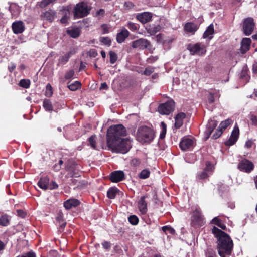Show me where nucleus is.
I'll list each match as a JSON object with an SVG mask.
<instances>
[{
	"label": "nucleus",
	"mask_w": 257,
	"mask_h": 257,
	"mask_svg": "<svg viewBox=\"0 0 257 257\" xmlns=\"http://www.w3.org/2000/svg\"><path fill=\"white\" fill-rule=\"evenodd\" d=\"M212 232L217 238V248L218 254L221 257H230L233 248V243L231 237L216 227L212 228Z\"/></svg>",
	"instance_id": "obj_1"
},
{
	"label": "nucleus",
	"mask_w": 257,
	"mask_h": 257,
	"mask_svg": "<svg viewBox=\"0 0 257 257\" xmlns=\"http://www.w3.org/2000/svg\"><path fill=\"white\" fill-rule=\"evenodd\" d=\"M110 150L113 152L125 154L128 152L132 147L131 141L130 139H123L121 141L115 140L114 141L107 143Z\"/></svg>",
	"instance_id": "obj_2"
},
{
	"label": "nucleus",
	"mask_w": 257,
	"mask_h": 257,
	"mask_svg": "<svg viewBox=\"0 0 257 257\" xmlns=\"http://www.w3.org/2000/svg\"><path fill=\"white\" fill-rule=\"evenodd\" d=\"M126 135V130L122 124L111 126L107 130V143L118 140L119 137Z\"/></svg>",
	"instance_id": "obj_3"
},
{
	"label": "nucleus",
	"mask_w": 257,
	"mask_h": 257,
	"mask_svg": "<svg viewBox=\"0 0 257 257\" xmlns=\"http://www.w3.org/2000/svg\"><path fill=\"white\" fill-rule=\"evenodd\" d=\"M154 134L150 128L143 126L138 129L137 137L142 143H150L154 139Z\"/></svg>",
	"instance_id": "obj_4"
},
{
	"label": "nucleus",
	"mask_w": 257,
	"mask_h": 257,
	"mask_svg": "<svg viewBox=\"0 0 257 257\" xmlns=\"http://www.w3.org/2000/svg\"><path fill=\"white\" fill-rule=\"evenodd\" d=\"M90 10L87 4L84 2L77 4L74 9V16L75 18H80L86 16Z\"/></svg>",
	"instance_id": "obj_5"
},
{
	"label": "nucleus",
	"mask_w": 257,
	"mask_h": 257,
	"mask_svg": "<svg viewBox=\"0 0 257 257\" xmlns=\"http://www.w3.org/2000/svg\"><path fill=\"white\" fill-rule=\"evenodd\" d=\"M188 49L190 51L191 55H202L206 52V47L202 43H197L194 44H189Z\"/></svg>",
	"instance_id": "obj_6"
},
{
	"label": "nucleus",
	"mask_w": 257,
	"mask_h": 257,
	"mask_svg": "<svg viewBox=\"0 0 257 257\" xmlns=\"http://www.w3.org/2000/svg\"><path fill=\"white\" fill-rule=\"evenodd\" d=\"M174 107V102L173 100H169L159 105L158 112L162 115H169L173 111Z\"/></svg>",
	"instance_id": "obj_7"
},
{
	"label": "nucleus",
	"mask_w": 257,
	"mask_h": 257,
	"mask_svg": "<svg viewBox=\"0 0 257 257\" xmlns=\"http://www.w3.org/2000/svg\"><path fill=\"white\" fill-rule=\"evenodd\" d=\"M255 27L253 19L251 17L245 19L243 22L242 31L246 36H249L253 32Z\"/></svg>",
	"instance_id": "obj_8"
},
{
	"label": "nucleus",
	"mask_w": 257,
	"mask_h": 257,
	"mask_svg": "<svg viewBox=\"0 0 257 257\" xmlns=\"http://www.w3.org/2000/svg\"><path fill=\"white\" fill-rule=\"evenodd\" d=\"M237 168L240 171L249 173L254 169V165L250 161L244 159L239 162Z\"/></svg>",
	"instance_id": "obj_9"
},
{
	"label": "nucleus",
	"mask_w": 257,
	"mask_h": 257,
	"mask_svg": "<svg viewBox=\"0 0 257 257\" xmlns=\"http://www.w3.org/2000/svg\"><path fill=\"white\" fill-rule=\"evenodd\" d=\"M204 223V219L199 209H196L192 216L191 225L195 228L202 226Z\"/></svg>",
	"instance_id": "obj_10"
},
{
	"label": "nucleus",
	"mask_w": 257,
	"mask_h": 257,
	"mask_svg": "<svg viewBox=\"0 0 257 257\" xmlns=\"http://www.w3.org/2000/svg\"><path fill=\"white\" fill-rule=\"evenodd\" d=\"M150 46V43L147 39L141 38L134 41L132 44L133 48L144 50L148 48Z\"/></svg>",
	"instance_id": "obj_11"
},
{
	"label": "nucleus",
	"mask_w": 257,
	"mask_h": 257,
	"mask_svg": "<svg viewBox=\"0 0 257 257\" xmlns=\"http://www.w3.org/2000/svg\"><path fill=\"white\" fill-rule=\"evenodd\" d=\"M239 134V128L237 126H235L229 139L226 141V144L227 145H233L237 140Z\"/></svg>",
	"instance_id": "obj_12"
},
{
	"label": "nucleus",
	"mask_w": 257,
	"mask_h": 257,
	"mask_svg": "<svg viewBox=\"0 0 257 257\" xmlns=\"http://www.w3.org/2000/svg\"><path fill=\"white\" fill-rule=\"evenodd\" d=\"M124 173L122 171H115L110 175V179L112 182L117 183L124 179Z\"/></svg>",
	"instance_id": "obj_13"
},
{
	"label": "nucleus",
	"mask_w": 257,
	"mask_h": 257,
	"mask_svg": "<svg viewBox=\"0 0 257 257\" xmlns=\"http://www.w3.org/2000/svg\"><path fill=\"white\" fill-rule=\"evenodd\" d=\"M41 17L44 20L52 22L56 17V12L53 10L49 9L42 13Z\"/></svg>",
	"instance_id": "obj_14"
},
{
	"label": "nucleus",
	"mask_w": 257,
	"mask_h": 257,
	"mask_svg": "<svg viewBox=\"0 0 257 257\" xmlns=\"http://www.w3.org/2000/svg\"><path fill=\"white\" fill-rule=\"evenodd\" d=\"M14 33L18 34L22 33L25 30V25L22 21H19L14 22L12 25Z\"/></svg>",
	"instance_id": "obj_15"
},
{
	"label": "nucleus",
	"mask_w": 257,
	"mask_h": 257,
	"mask_svg": "<svg viewBox=\"0 0 257 257\" xmlns=\"http://www.w3.org/2000/svg\"><path fill=\"white\" fill-rule=\"evenodd\" d=\"M59 14L62 15L60 21L62 24L67 23L68 19L69 16V11L67 6H61L59 8Z\"/></svg>",
	"instance_id": "obj_16"
},
{
	"label": "nucleus",
	"mask_w": 257,
	"mask_h": 257,
	"mask_svg": "<svg viewBox=\"0 0 257 257\" xmlns=\"http://www.w3.org/2000/svg\"><path fill=\"white\" fill-rule=\"evenodd\" d=\"M217 125V122L214 120L210 119L206 125V128L205 131V134L207 138H209L214 129Z\"/></svg>",
	"instance_id": "obj_17"
},
{
	"label": "nucleus",
	"mask_w": 257,
	"mask_h": 257,
	"mask_svg": "<svg viewBox=\"0 0 257 257\" xmlns=\"http://www.w3.org/2000/svg\"><path fill=\"white\" fill-rule=\"evenodd\" d=\"M193 144V141L192 139L184 138L180 143V147L181 150L186 151L190 149Z\"/></svg>",
	"instance_id": "obj_18"
},
{
	"label": "nucleus",
	"mask_w": 257,
	"mask_h": 257,
	"mask_svg": "<svg viewBox=\"0 0 257 257\" xmlns=\"http://www.w3.org/2000/svg\"><path fill=\"white\" fill-rule=\"evenodd\" d=\"M80 204V202L78 200L71 198L64 202V206L67 210H69L72 207L78 206Z\"/></svg>",
	"instance_id": "obj_19"
},
{
	"label": "nucleus",
	"mask_w": 257,
	"mask_h": 257,
	"mask_svg": "<svg viewBox=\"0 0 257 257\" xmlns=\"http://www.w3.org/2000/svg\"><path fill=\"white\" fill-rule=\"evenodd\" d=\"M146 196L141 197L140 201L138 202V206L139 211L142 214H145L147 211V204L145 201Z\"/></svg>",
	"instance_id": "obj_20"
},
{
	"label": "nucleus",
	"mask_w": 257,
	"mask_h": 257,
	"mask_svg": "<svg viewBox=\"0 0 257 257\" xmlns=\"http://www.w3.org/2000/svg\"><path fill=\"white\" fill-rule=\"evenodd\" d=\"M251 42V39L249 38H244L242 39L240 48V51L242 53H245L249 50Z\"/></svg>",
	"instance_id": "obj_21"
},
{
	"label": "nucleus",
	"mask_w": 257,
	"mask_h": 257,
	"mask_svg": "<svg viewBox=\"0 0 257 257\" xmlns=\"http://www.w3.org/2000/svg\"><path fill=\"white\" fill-rule=\"evenodd\" d=\"M128 36L129 32L125 28L122 29L121 32L117 34V42L118 43H122Z\"/></svg>",
	"instance_id": "obj_22"
},
{
	"label": "nucleus",
	"mask_w": 257,
	"mask_h": 257,
	"mask_svg": "<svg viewBox=\"0 0 257 257\" xmlns=\"http://www.w3.org/2000/svg\"><path fill=\"white\" fill-rule=\"evenodd\" d=\"M185 116L186 114L183 112L179 113L175 116V127L176 128H179L182 125L183 119L185 118Z\"/></svg>",
	"instance_id": "obj_23"
},
{
	"label": "nucleus",
	"mask_w": 257,
	"mask_h": 257,
	"mask_svg": "<svg viewBox=\"0 0 257 257\" xmlns=\"http://www.w3.org/2000/svg\"><path fill=\"white\" fill-rule=\"evenodd\" d=\"M198 26L196 24L191 22L187 23L184 26L185 30L192 34H194L198 29Z\"/></svg>",
	"instance_id": "obj_24"
},
{
	"label": "nucleus",
	"mask_w": 257,
	"mask_h": 257,
	"mask_svg": "<svg viewBox=\"0 0 257 257\" xmlns=\"http://www.w3.org/2000/svg\"><path fill=\"white\" fill-rule=\"evenodd\" d=\"M49 178L47 176L41 178L38 182V186L43 189L46 190L49 188Z\"/></svg>",
	"instance_id": "obj_25"
},
{
	"label": "nucleus",
	"mask_w": 257,
	"mask_h": 257,
	"mask_svg": "<svg viewBox=\"0 0 257 257\" xmlns=\"http://www.w3.org/2000/svg\"><path fill=\"white\" fill-rule=\"evenodd\" d=\"M73 54L72 51H69V52L66 53L64 55L60 57L58 59V63L57 65H63L65 64L68 61L70 57Z\"/></svg>",
	"instance_id": "obj_26"
},
{
	"label": "nucleus",
	"mask_w": 257,
	"mask_h": 257,
	"mask_svg": "<svg viewBox=\"0 0 257 257\" xmlns=\"http://www.w3.org/2000/svg\"><path fill=\"white\" fill-rule=\"evenodd\" d=\"M151 16L149 13H143L137 15V19L143 24L146 23L151 19Z\"/></svg>",
	"instance_id": "obj_27"
},
{
	"label": "nucleus",
	"mask_w": 257,
	"mask_h": 257,
	"mask_svg": "<svg viewBox=\"0 0 257 257\" xmlns=\"http://www.w3.org/2000/svg\"><path fill=\"white\" fill-rule=\"evenodd\" d=\"M214 32V26L212 24H210L206 29L203 34L204 38H208L211 39L213 37L212 35Z\"/></svg>",
	"instance_id": "obj_28"
},
{
	"label": "nucleus",
	"mask_w": 257,
	"mask_h": 257,
	"mask_svg": "<svg viewBox=\"0 0 257 257\" xmlns=\"http://www.w3.org/2000/svg\"><path fill=\"white\" fill-rule=\"evenodd\" d=\"M119 190L116 187L110 188L107 192V196L108 198L113 199L115 198Z\"/></svg>",
	"instance_id": "obj_29"
},
{
	"label": "nucleus",
	"mask_w": 257,
	"mask_h": 257,
	"mask_svg": "<svg viewBox=\"0 0 257 257\" xmlns=\"http://www.w3.org/2000/svg\"><path fill=\"white\" fill-rule=\"evenodd\" d=\"M67 33L71 37L76 38L80 35V30L78 28H71L67 30Z\"/></svg>",
	"instance_id": "obj_30"
},
{
	"label": "nucleus",
	"mask_w": 257,
	"mask_h": 257,
	"mask_svg": "<svg viewBox=\"0 0 257 257\" xmlns=\"http://www.w3.org/2000/svg\"><path fill=\"white\" fill-rule=\"evenodd\" d=\"M43 106L47 111L52 112L53 110L52 102L49 99H45L43 101Z\"/></svg>",
	"instance_id": "obj_31"
},
{
	"label": "nucleus",
	"mask_w": 257,
	"mask_h": 257,
	"mask_svg": "<svg viewBox=\"0 0 257 257\" xmlns=\"http://www.w3.org/2000/svg\"><path fill=\"white\" fill-rule=\"evenodd\" d=\"M10 222V217L7 214H4L0 217V225L7 226Z\"/></svg>",
	"instance_id": "obj_32"
},
{
	"label": "nucleus",
	"mask_w": 257,
	"mask_h": 257,
	"mask_svg": "<svg viewBox=\"0 0 257 257\" xmlns=\"http://www.w3.org/2000/svg\"><path fill=\"white\" fill-rule=\"evenodd\" d=\"M232 122V121L231 119H227L220 123L218 128L221 130V131L222 132L223 130L227 128L228 126H229Z\"/></svg>",
	"instance_id": "obj_33"
},
{
	"label": "nucleus",
	"mask_w": 257,
	"mask_h": 257,
	"mask_svg": "<svg viewBox=\"0 0 257 257\" xmlns=\"http://www.w3.org/2000/svg\"><path fill=\"white\" fill-rule=\"evenodd\" d=\"M81 83L78 81H76L73 83H68V87L71 91H75L80 88Z\"/></svg>",
	"instance_id": "obj_34"
},
{
	"label": "nucleus",
	"mask_w": 257,
	"mask_h": 257,
	"mask_svg": "<svg viewBox=\"0 0 257 257\" xmlns=\"http://www.w3.org/2000/svg\"><path fill=\"white\" fill-rule=\"evenodd\" d=\"M150 175V171L149 169H145L143 170L139 174L140 179H145L148 178Z\"/></svg>",
	"instance_id": "obj_35"
},
{
	"label": "nucleus",
	"mask_w": 257,
	"mask_h": 257,
	"mask_svg": "<svg viewBox=\"0 0 257 257\" xmlns=\"http://www.w3.org/2000/svg\"><path fill=\"white\" fill-rule=\"evenodd\" d=\"M161 29V27L159 25H152L150 26L149 31L151 35H154L159 32Z\"/></svg>",
	"instance_id": "obj_36"
},
{
	"label": "nucleus",
	"mask_w": 257,
	"mask_h": 257,
	"mask_svg": "<svg viewBox=\"0 0 257 257\" xmlns=\"http://www.w3.org/2000/svg\"><path fill=\"white\" fill-rule=\"evenodd\" d=\"M212 223L217 225L222 229H225L226 228L225 225L222 223L221 220L219 219L217 217H215L212 219Z\"/></svg>",
	"instance_id": "obj_37"
},
{
	"label": "nucleus",
	"mask_w": 257,
	"mask_h": 257,
	"mask_svg": "<svg viewBox=\"0 0 257 257\" xmlns=\"http://www.w3.org/2000/svg\"><path fill=\"white\" fill-rule=\"evenodd\" d=\"M209 176V174L204 170L198 172L197 174V178L200 180L206 179Z\"/></svg>",
	"instance_id": "obj_38"
},
{
	"label": "nucleus",
	"mask_w": 257,
	"mask_h": 257,
	"mask_svg": "<svg viewBox=\"0 0 257 257\" xmlns=\"http://www.w3.org/2000/svg\"><path fill=\"white\" fill-rule=\"evenodd\" d=\"M9 11L11 13L13 16L16 17L19 14V8L15 5H11L9 7Z\"/></svg>",
	"instance_id": "obj_39"
},
{
	"label": "nucleus",
	"mask_w": 257,
	"mask_h": 257,
	"mask_svg": "<svg viewBox=\"0 0 257 257\" xmlns=\"http://www.w3.org/2000/svg\"><path fill=\"white\" fill-rule=\"evenodd\" d=\"M19 85L24 88H28L30 86V81L28 79H22L20 81Z\"/></svg>",
	"instance_id": "obj_40"
},
{
	"label": "nucleus",
	"mask_w": 257,
	"mask_h": 257,
	"mask_svg": "<svg viewBox=\"0 0 257 257\" xmlns=\"http://www.w3.org/2000/svg\"><path fill=\"white\" fill-rule=\"evenodd\" d=\"M55 0H42L39 3V6L41 8H44L54 2Z\"/></svg>",
	"instance_id": "obj_41"
},
{
	"label": "nucleus",
	"mask_w": 257,
	"mask_h": 257,
	"mask_svg": "<svg viewBox=\"0 0 257 257\" xmlns=\"http://www.w3.org/2000/svg\"><path fill=\"white\" fill-rule=\"evenodd\" d=\"M206 257H217L216 252L213 249L208 248L205 252Z\"/></svg>",
	"instance_id": "obj_42"
},
{
	"label": "nucleus",
	"mask_w": 257,
	"mask_h": 257,
	"mask_svg": "<svg viewBox=\"0 0 257 257\" xmlns=\"http://www.w3.org/2000/svg\"><path fill=\"white\" fill-rule=\"evenodd\" d=\"M129 222L134 225H137L139 222V219L136 215H131L128 218Z\"/></svg>",
	"instance_id": "obj_43"
},
{
	"label": "nucleus",
	"mask_w": 257,
	"mask_h": 257,
	"mask_svg": "<svg viewBox=\"0 0 257 257\" xmlns=\"http://www.w3.org/2000/svg\"><path fill=\"white\" fill-rule=\"evenodd\" d=\"M161 126L162 128V131L160 135V138L163 139L165 138L166 134V125L164 122L161 123Z\"/></svg>",
	"instance_id": "obj_44"
},
{
	"label": "nucleus",
	"mask_w": 257,
	"mask_h": 257,
	"mask_svg": "<svg viewBox=\"0 0 257 257\" xmlns=\"http://www.w3.org/2000/svg\"><path fill=\"white\" fill-rule=\"evenodd\" d=\"M109 56L110 63L111 64H114L117 60V54L113 51H110L109 52Z\"/></svg>",
	"instance_id": "obj_45"
},
{
	"label": "nucleus",
	"mask_w": 257,
	"mask_h": 257,
	"mask_svg": "<svg viewBox=\"0 0 257 257\" xmlns=\"http://www.w3.org/2000/svg\"><path fill=\"white\" fill-rule=\"evenodd\" d=\"M100 41L102 43H103V44H105L106 45H108V46H110L111 45V40L108 37H100Z\"/></svg>",
	"instance_id": "obj_46"
},
{
	"label": "nucleus",
	"mask_w": 257,
	"mask_h": 257,
	"mask_svg": "<svg viewBox=\"0 0 257 257\" xmlns=\"http://www.w3.org/2000/svg\"><path fill=\"white\" fill-rule=\"evenodd\" d=\"M154 71V68L152 66L147 67L144 71H143V74L149 76Z\"/></svg>",
	"instance_id": "obj_47"
},
{
	"label": "nucleus",
	"mask_w": 257,
	"mask_h": 257,
	"mask_svg": "<svg viewBox=\"0 0 257 257\" xmlns=\"http://www.w3.org/2000/svg\"><path fill=\"white\" fill-rule=\"evenodd\" d=\"M214 169L213 166L209 162H207L206 167L204 170L209 174V172H212Z\"/></svg>",
	"instance_id": "obj_48"
},
{
	"label": "nucleus",
	"mask_w": 257,
	"mask_h": 257,
	"mask_svg": "<svg viewBox=\"0 0 257 257\" xmlns=\"http://www.w3.org/2000/svg\"><path fill=\"white\" fill-rule=\"evenodd\" d=\"M162 230L165 233L169 232L172 234H174V233H175V230L173 228H172L171 227L168 226H164L162 227Z\"/></svg>",
	"instance_id": "obj_49"
},
{
	"label": "nucleus",
	"mask_w": 257,
	"mask_h": 257,
	"mask_svg": "<svg viewBox=\"0 0 257 257\" xmlns=\"http://www.w3.org/2000/svg\"><path fill=\"white\" fill-rule=\"evenodd\" d=\"M126 26L130 29L133 31H136L138 29L139 26L138 24L134 23L129 22Z\"/></svg>",
	"instance_id": "obj_50"
},
{
	"label": "nucleus",
	"mask_w": 257,
	"mask_h": 257,
	"mask_svg": "<svg viewBox=\"0 0 257 257\" xmlns=\"http://www.w3.org/2000/svg\"><path fill=\"white\" fill-rule=\"evenodd\" d=\"M56 218L57 221L59 223H61V222H63L64 221L63 214V213H62L61 210H59L58 212Z\"/></svg>",
	"instance_id": "obj_51"
},
{
	"label": "nucleus",
	"mask_w": 257,
	"mask_h": 257,
	"mask_svg": "<svg viewBox=\"0 0 257 257\" xmlns=\"http://www.w3.org/2000/svg\"><path fill=\"white\" fill-rule=\"evenodd\" d=\"M74 75V71L73 70H70L66 72L65 75V78L67 80L70 79L73 77Z\"/></svg>",
	"instance_id": "obj_52"
},
{
	"label": "nucleus",
	"mask_w": 257,
	"mask_h": 257,
	"mask_svg": "<svg viewBox=\"0 0 257 257\" xmlns=\"http://www.w3.org/2000/svg\"><path fill=\"white\" fill-rule=\"evenodd\" d=\"M89 142L90 145L92 147H93L94 149H95L96 148V146H95V143H96L95 136H91L89 138Z\"/></svg>",
	"instance_id": "obj_53"
},
{
	"label": "nucleus",
	"mask_w": 257,
	"mask_h": 257,
	"mask_svg": "<svg viewBox=\"0 0 257 257\" xmlns=\"http://www.w3.org/2000/svg\"><path fill=\"white\" fill-rule=\"evenodd\" d=\"M215 94H217V92H216L215 93V92H210L209 93V96H208V101H209V103H212L213 102H214L215 101V99H214V95Z\"/></svg>",
	"instance_id": "obj_54"
},
{
	"label": "nucleus",
	"mask_w": 257,
	"mask_h": 257,
	"mask_svg": "<svg viewBox=\"0 0 257 257\" xmlns=\"http://www.w3.org/2000/svg\"><path fill=\"white\" fill-rule=\"evenodd\" d=\"M88 55L91 57L95 58L97 56L98 54L95 49H91L88 52Z\"/></svg>",
	"instance_id": "obj_55"
},
{
	"label": "nucleus",
	"mask_w": 257,
	"mask_h": 257,
	"mask_svg": "<svg viewBox=\"0 0 257 257\" xmlns=\"http://www.w3.org/2000/svg\"><path fill=\"white\" fill-rule=\"evenodd\" d=\"M58 187V184L55 181H52L51 183L49 184V188L51 190L57 189Z\"/></svg>",
	"instance_id": "obj_56"
},
{
	"label": "nucleus",
	"mask_w": 257,
	"mask_h": 257,
	"mask_svg": "<svg viewBox=\"0 0 257 257\" xmlns=\"http://www.w3.org/2000/svg\"><path fill=\"white\" fill-rule=\"evenodd\" d=\"M102 34H107L109 32V27L106 24H102L101 25Z\"/></svg>",
	"instance_id": "obj_57"
},
{
	"label": "nucleus",
	"mask_w": 257,
	"mask_h": 257,
	"mask_svg": "<svg viewBox=\"0 0 257 257\" xmlns=\"http://www.w3.org/2000/svg\"><path fill=\"white\" fill-rule=\"evenodd\" d=\"M222 133V132L221 131V130L218 128L217 131L213 135L212 138L214 139H216L221 136Z\"/></svg>",
	"instance_id": "obj_58"
},
{
	"label": "nucleus",
	"mask_w": 257,
	"mask_h": 257,
	"mask_svg": "<svg viewBox=\"0 0 257 257\" xmlns=\"http://www.w3.org/2000/svg\"><path fill=\"white\" fill-rule=\"evenodd\" d=\"M250 120L253 125H257V117L255 115H251Z\"/></svg>",
	"instance_id": "obj_59"
},
{
	"label": "nucleus",
	"mask_w": 257,
	"mask_h": 257,
	"mask_svg": "<svg viewBox=\"0 0 257 257\" xmlns=\"http://www.w3.org/2000/svg\"><path fill=\"white\" fill-rule=\"evenodd\" d=\"M253 144V141L251 140H247L245 144V147L247 148H250L252 147Z\"/></svg>",
	"instance_id": "obj_60"
},
{
	"label": "nucleus",
	"mask_w": 257,
	"mask_h": 257,
	"mask_svg": "<svg viewBox=\"0 0 257 257\" xmlns=\"http://www.w3.org/2000/svg\"><path fill=\"white\" fill-rule=\"evenodd\" d=\"M102 245L103 248L105 249H109L111 247L110 243L108 241H105V242H103Z\"/></svg>",
	"instance_id": "obj_61"
},
{
	"label": "nucleus",
	"mask_w": 257,
	"mask_h": 257,
	"mask_svg": "<svg viewBox=\"0 0 257 257\" xmlns=\"http://www.w3.org/2000/svg\"><path fill=\"white\" fill-rule=\"evenodd\" d=\"M158 59V57L157 56H151L150 57L148 58L147 61L148 63H153L156 61Z\"/></svg>",
	"instance_id": "obj_62"
},
{
	"label": "nucleus",
	"mask_w": 257,
	"mask_h": 257,
	"mask_svg": "<svg viewBox=\"0 0 257 257\" xmlns=\"http://www.w3.org/2000/svg\"><path fill=\"white\" fill-rule=\"evenodd\" d=\"M21 257H36V254L33 252H28Z\"/></svg>",
	"instance_id": "obj_63"
},
{
	"label": "nucleus",
	"mask_w": 257,
	"mask_h": 257,
	"mask_svg": "<svg viewBox=\"0 0 257 257\" xmlns=\"http://www.w3.org/2000/svg\"><path fill=\"white\" fill-rule=\"evenodd\" d=\"M16 68V65L11 62L8 66V69L10 72H12Z\"/></svg>",
	"instance_id": "obj_64"
}]
</instances>
